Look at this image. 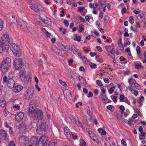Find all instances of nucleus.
Here are the masks:
<instances>
[{
  "label": "nucleus",
  "instance_id": "nucleus-7",
  "mask_svg": "<svg viewBox=\"0 0 146 146\" xmlns=\"http://www.w3.org/2000/svg\"><path fill=\"white\" fill-rule=\"evenodd\" d=\"M13 66L17 70L20 69L24 66L23 60L21 58H17L15 59L13 62Z\"/></svg>",
  "mask_w": 146,
  "mask_h": 146
},
{
  "label": "nucleus",
  "instance_id": "nucleus-24",
  "mask_svg": "<svg viewBox=\"0 0 146 146\" xmlns=\"http://www.w3.org/2000/svg\"><path fill=\"white\" fill-rule=\"evenodd\" d=\"M134 64L135 67L136 69H139L141 67L143 69H144V67L142 66L141 64V63H135Z\"/></svg>",
  "mask_w": 146,
  "mask_h": 146
},
{
  "label": "nucleus",
  "instance_id": "nucleus-56",
  "mask_svg": "<svg viewBox=\"0 0 146 146\" xmlns=\"http://www.w3.org/2000/svg\"><path fill=\"white\" fill-rule=\"evenodd\" d=\"M133 12L136 15L139 14L141 13V11L140 10L137 11L135 10H134L133 11Z\"/></svg>",
  "mask_w": 146,
  "mask_h": 146
},
{
  "label": "nucleus",
  "instance_id": "nucleus-13",
  "mask_svg": "<svg viewBox=\"0 0 146 146\" xmlns=\"http://www.w3.org/2000/svg\"><path fill=\"white\" fill-rule=\"evenodd\" d=\"M36 102L34 100L31 101L29 105V111L30 113H32L36 109Z\"/></svg>",
  "mask_w": 146,
  "mask_h": 146
},
{
  "label": "nucleus",
  "instance_id": "nucleus-49",
  "mask_svg": "<svg viewBox=\"0 0 146 146\" xmlns=\"http://www.w3.org/2000/svg\"><path fill=\"white\" fill-rule=\"evenodd\" d=\"M78 26L80 28V29L79 30V31L80 33L82 32L84 29V28L82 27V25H80Z\"/></svg>",
  "mask_w": 146,
  "mask_h": 146
},
{
  "label": "nucleus",
  "instance_id": "nucleus-51",
  "mask_svg": "<svg viewBox=\"0 0 146 146\" xmlns=\"http://www.w3.org/2000/svg\"><path fill=\"white\" fill-rule=\"evenodd\" d=\"M54 1L58 5H60L62 3V0H54Z\"/></svg>",
  "mask_w": 146,
  "mask_h": 146
},
{
  "label": "nucleus",
  "instance_id": "nucleus-59",
  "mask_svg": "<svg viewBox=\"0 0 146 146\" xmlns=\"http://www.w3.org/2000/svg\"><path fill=\"white\" fill-rule=\"evenodd\" d=\"M59 30L60 31L62 32L63 34H65L66 32V30L65 29H63L62 28H60L59 29Z\"/></svg>",
  "mask_w": 146,
  "mask_h": 146
},
{
  "label": "nucleus",
  "instance_id": "nucleus-37",
  "mask_svg": "<svg viewBox=\"0 0 146 146\" xmlns=\"http://www.w3.org/2000/svg\"><path fill=\"white\" fill-rule=\"evenodd\" d=\"M4 27L3 23L2 20L0 19V31L2 30Z\"/></svg>",
  "mask_w": 146,
  "mask_h": 146
},
{
  "label": "nucleus",
  "instance_id": "nucleus-43",
  "mask_svg": "<svg viewBox=\"0 0 146 146\" xmlns=\"http://www.w3.org/2000/svg\"><path fill=\"white\" fill-rule=\"evenodd\" d=\"M80 80L81 81H82V84L83 85L85 86V84L86 83V80L84 79L83 77H81V79Z\"/></svg>",
  "mask_w": 146,
  "mask_h": 146
},
{
  "label": "nucleus",
  "instance_id": "nucleus-35",
  "mask_svg": "<svg viewBox=\"0 0 146 146\" xmlns=\"http://www.w3.org/2000/svg\"><path fill=\"white\" fill-rule=\"evenodd\" d=\"M90 66L91 68L92 69H95L97 67L96 64L92 62L90 63Z\"/></svg>",
  "mask_w": 146,
  "mask_h": 146
},
{
  "label": "nucleus",
  "instance_id": "nucleus-4",
  "mask_svg": "<svg viewBox=\"0 0 146 146\" xmlns=\"http://www.w3.org/2000/svg\"><path fill=\"white\" fill-rule=\"evenodd\" d=\"M13 76L11 74L7 78L6 76H4L3 78V81L4 83L7 82V86L10 88L13 87L15 84V81L12 79Z\"/></svg>",
  "mask_w": 146,
  "mask_h": 146
},
{
  "label": "nucleus",
  "instance_id": "nucleus-46",
  "mask_svg": "<svg viewBox=\"0 0 146 146\" xmlns=\"http://www.w3.org/2000/svg\"><path fill=\"white\" fill-rule=\"evenodd\" d=\"M125 98V96L123 95H120L119 97V101L120 102H123Z\"/></svg>",
  "mask_w": 146,
  "mask_h": 146
},
{
  "label": "nucleus",
  "instance_id": "nucleus-63",
  "mask_svg": "<svg viewBox=\"0 0 146 146\" xmlns=\"http://www.w3.org/2000/svg\"><path fill=\"white\" fill-rule=\"evenodd\" d=\"M96 61L100 63H102L104 61V60L101 58H99L96 59Z\"/></svg>",
  "mask_w": 146,
  "mask_h": 146
},
{
  "label": "nucleus",
  "instance_id": "nucleus-27",
  "mask_svg": "<svg viewBox=\"0 0 146 146\" xmlns=\"http://www.w3.org/2000/svg\"><path fill=\"white\" fill-rule=\"evenodd\" d=\"M124 121L126 123L130 125H131L133 121V120L132 118H131L129 119L128 120L124 119Z\"/></svg>",
  "mask_w": 146,
  "mask_h": 146
},
{
  "label": "nucleus",
  "instance_id": "nucleus-61",
  "mask_svg": "<svg viewBox=\"0 0 146 146\" xmlns=\"http://www.w3.org/2000/svg\"><path fill=\"white\" fill-rule=\"evenodd\" d=\"M20 107L18 105H15L13 106V108L15 110H19L20 108Z\"/></svg>",
  "mask_w": 146,
  "mask_h": 146
},
{
  "label": "nucleus",
  "instance_id": "nucleus-30",
  "mask_svg": "<svg viewBox=\"0 0 146 146\" xmlns=\"http://www.w3.org/2000/svg\"><path fill=\"white\" fill-rule=\"evenodd\" d=\"M7 135V133L5 130L3 129L0 130V136L2 137Z\"/></svg>",
  "mask_w": 146,
  "mask_h": 146
},
{
  "label": "nucleus",
  "instance_id": "nucleus-23",
  "mask_svg": "<svg viewBox=\"0 0 146 146\" xmlns=\"http://www.w3.org/2000/svg\"><path fill=\"white\" fill-rule=\"evenodd\" d=\"M122 39L119 38L117 41V44L119 47H120V49L121 50H123V46L122 44Z\"/></svg>",
  "mask_w": 146,
  "mask_h": 146
},
{
  "label": "nucleus",
  "instance_id": "nucleus-14",
  "mask_svg": "<svg viewBox=\"0 0 146 146\" xmlns=\"http://www.w3.org/2000/svg\"><path fill=\"white\" fill-rule=\"evenodd\" d=\"M88 134L90 137L93 141H95L97 143H98L99 142V140L96 139V135L92 131H88Z\"/></svg>",
  "mask_w": 146,
  "mask_h": 146
},
{
  "label": "nucleus",
  "instance_id": "nucleus-29",
  "mask_svg": "<svg viewBox=\"0 0 146 146\" xmlns=\"http://www.w3.org/2000/svg\"><path fill=\"white\" fill-rule=\"evenodd\" d=\"M135 87L138 90H140L141 88V86L139 84L136 83L135 80H134L133 82Z\"/></svg>",
  "mask_w": 146,
  "mask_h": 146
},
{
  "label": "nucleus",
  "instance_id": "nucleus-53",
  "mask_svg": "<svg viewBox=\"0 0 146 146\" xmlns=\"http://www.w3.org/2000/svg\"><path fill=\"white\" fill-rule=\"evenodd\" d=\"M74 49L73 50L75 54H76L78 55L79 53L78 52V50L75 47H74Z\"/></svg>",
  "mask_w": 146,
  "mask_h": 146
},
{
  "label": "nucleus",
  "instance_id": "nucleus-47",
  "mask_svg": "<svg viewBox=\"0 0 146 146\" xmlns=\"http://www.w3.org/2000/svg\"><path fill=\"white\" fill-rule=\"evenodd\" d=\"M96 83L99 86H103L102 82L100 80H97L96 81Z\"/></svg>",
  "mask_w": 146,
  "mask_h": 146
},
{
  "label": "nucleus",
  "instance_id": "nucleus-39",
  "mask_svg": "<svg viewBox=\"0 0 146 146\" xmlns=\"http://www.w3.org/2000/svg\"><path fill=\"white\" fill-rule=\"evenodd\" d=\"M98 74H99L101 77L105 75V73L104 72V70H100L98 72Z\"/></svg>",
  "mask_w": 146,
  "mask_h": 146
},
{
  "label": "nucleus",
  "instance_id": "nucleus-19",
  "mask_svg": "<svg viewBox=\"0 0 146 146\" xmlns=\"http://www.w3.org/2000/svg\"><path fill=\"white\" fill-rule=\"evenodd\" d=\"M99 98L103 103H107L108 102V99L104 94H101L100 95Z\"/></svg>",
  "mask_w": 146,
  "mask_h": 146
},
{
  "label": "nucleus",
  "instance_id": "nucleus-31",
  "mask_svg": "<svg viewBox=\"0 0 146 146\" xmlns=\"http://www.w3.org/2000/svg\"><path fill=\"white\" fill-rule=\"evenodd\" d=\"M64 50L67 52H69L71 51V48L70 46L68 45H65Z\"/></svg>",
  "mask_w": 146,
  "mask_h": 146
},
{
  "label": "nucleus",
  "instance_id": "nucleus-40",
  "mask_svg": "<svg viewBox=\"0 0 146 146\" xmlns=\"http://www.w3.org/2000/svg\"><path fill=\"white\" fill-rule=\"evenodd\" d=\"M129 21L131 24H133L134 23V20L133 16H131L129 17Z\"/></svg>",
  "mask_w": 146,
  "mask_h": 146
},
{
  "label": "nucleus",
  "instance_id": "nucleus-26",
  "mask_svg": "<svg viewBox=\"0 0 146 146\" xmlns=\"http://www.w3.org/2000/svg\"><path fill=\"white\" fill-rule=\"evenodd\" d=\"M105 5V1L103 0H102L99 1V2L98 6L101 9L103 6Z\"/></svg>",
  "mask_w": 146,
  "mask_h": 146
},
{
  "label": "nucleus",
  "instance_id": "nucleus-5",
  "mask_svg": "<svg viewBox=\"0 0 146 146\" xmlns=\"http://www.w3.org/2000/svg\"><path fill=\"white\" fill-rule=\"evenodd\" d=\"M10 48L13 54L17 56H20L21 54V50L18 45L14 43L10 44Z\"/></svg>",
  "mask_w": 146,
  "mask_h": 146
},
{
  "label": "nucleus",
  "instance_id": "nucleus-60",
  "mask_svg": "<svg viewBox=\"0 0 146 146\" xmlns=\"http://www.w3.org/2000/svg\"><path fill=\"white\" fill-rule=\"evenodd\" d=\"M9 111L8 110L6 109H5L3 111L4 114L5 116H6L7 115L9 114Z\"/></svg>",
  "mask_w": 146,
  "mask_h": 146
},
{
  "label": "nucleus",
  "instance_id": "nucleus-1",
  "mask_svg": "<svg viewBox=\"0 0 146 146\" xmlns=\"http://www.w3.org/2000/svg\"><path fill=\"white\" fill-rule=\"evenodd\" d=\"M11 66V60L9 58L3 60L1 66V70L3 73L7 72Z\"/></svg>",
  "mask_w": 146,
  "mask_h": 146
},
{
  "label": "nucleus",
  "instance_id": "nucleus-57",
  "mask_svg": "<svg viewBox=\"0 0 146 146\" xmlns=\"http://www.w3.org/2000/svg\"><path fill=\"white\" fill-rule=\"evenodd\" d=\"M136 51L137 54H140L141 52V50L140 47L139 46H137L136 48Z\"/></svg>",
  "mask_w": 146,
  "mask_h": 146
},
{
  "label": "nucleus",
  "instance_id": "nucleus-10",
  "mask_svg": "<svg viewBox=\"0 0 146 146\" xmlns=\"http://www.w3.org/2000/svg\"><path fill=\"white\" fill-rule=\"evenodd\" d=\"M64 133L67 138L70 141L72 139V135L71 132L67 127H65L64 128Z\"/></svg>",
  "mask_w": 146,
  "mask_h": 146
},
{
  "label": "nucleus",
  "instance_id": "nucleus-25",
  "mask_svg": "<svg viewBox=\"0 0 146 146\" xmlns=\"http://www.w3.org/2000/svg\"><path fill=\"white\" fill-rule=\"evenodd\" d=\"M46 21L43 19H42L40 21H39V24L43 26H45L47 25V23H46Z\"/></svg>",
  "mask_w": 146,
  "mask_h": 146
},
{
  "label": "nucleus",
  "instance_id": "nucleus-2",
  "mask_svg": "<svg viewBox=\"0 0 146 146\" xmlns=\"http://www.w3.org/2000/svg\"><path fill=\"white\" fill-rule=\"evenodd\" d=\"M0 42L2 45L5 46L4 51L7 52L9 50V38L8 35L4 34H3L1 37Z\"/></svg>",
  "mask_w": 146,
  "mask_h": 146
},
{
  "label": "nucleus",
  "instance_id": "nucleus-28",
  "mask_svg": "<svg viewBox=\"0 0 146 146\" xmlns=\"http://www.w3.org/2000/svg\"><path fill=\"white\" fill-rule=\"evenodd\" d=\"M44 32L47 38H51L52 37V35L51 33L48 32L47 31L44 29Z\"/></svg>",
  "mask_w": 146,
  "mask_h": 146
},
{
  "label": "nucleus",
  "instance_id": "nucleus-48",
  "mask_svg": "<svg viewBox=\"0 0 146 146\" xmlns=\"http://www.w3.org/2000/svg\"><path fill=\"white\" fill-rule=\"evenodd\" d=\"M121 144L122 145L124 146H127V143L124 139H122L121 141Z\"/></svg>",
  "mask_w": 146,
  "mask_h": 146
},
{
  "label": "nucleus",
  "instance_id": "nucleus-55",
  "mask_svg": "<svg viewBox=\"0 0 146 146\" xmlns=\"http://www.w3.org/2000/svg\"><path fill=\"white\" fill-rule=\"evenodd\" d=\"M126 52H127L129 55L130 56H131V54L130 52V48H128L126 49H125Z\"/></svg>",
  "mask_w": 146,
  "mask_h": 146
},
{
  "label": "nucleus",
  "instance_id": "nucleus-50",
  "mask_svg": "<svg viewBox=\"0 0 146 146\" xmlns=\"http://www.w3.org/2000/svg\"><path fill=\"white\" fill-rule=\"evenodd\" d=\"M2 138H3V140H4L5 141H8L9 140V138L7 136V135H6L5 136L4 135L3 137H2Z\"/></svg>",
  "mask_w": 146,
  "mask_h": 146
},
{
  "label": "nucleus",
  "instance_id": "nucleus-16",
  "mask_svg": "<svg viewBox=\"0 0 146 146\" xmlns=\"http://www.w3.org/2000/svg\"><path fill=\"white\" fill-rule=\"evenodd\" d=\"M72 38L74 40L76 41L79 42H82V39L81 36L76 34H74L72 36Z\"/></svg>",
  "mask_w": 146,
  "mask_h": 146
},
{
  "label": "nucleus",
  "instance_id": "nucleus-32",
  "mask_svg": "<svg viewBox=\"0 0 146 146\" xmlns=\"http://www.w3.org/2000/svg\"><path fill=\"white\" fill-rule=\"evenodd\" d=\"M6 102L4 100L0 99V106L4 107L6 105Z\"/></svg>",
  "mask_w": 146,
  "mask_h": 146
},
{
  "label": "nucleus",
  "instance_id": "nucleus-34",
  "mask_svg": "<svg viewBox=\"0 0 146 146\" xmlns=\"http://www.w3.org/2000/svg\"><path fill=\"white\" fill-rule=\"evenodd\" d=\"M91 39V35H88V36L85 37L84 39V42L87 43L88 41L90 40Z\"/></svg>",
  "mask_w": 146,
  "mask_h": 146
},
{
  "label": "nucleus",
  "instance_id": "nucleus-42",
  "mask_svg": "<svg viewBox=\"0 0 146 146\" xmlns=\"http://www.w3.org/2000/svg\"><path fill=\"white\" fill-rule=\"evenodd\" d=\"M111 98L114 103H115L117 102V97L112 96H111Z\"/></svg>",
  "mask_w": 146,
  "mask_h": 146
},
{
  "label": "nucleus",
  "instance_id": "nucleus-11",
  "mask_svg": "<svg viewBox=\"0 0 146 146\" xmlns=\"http://www.w3.org/2000/svg\"><path fill=\"white\" fill-rule=\"evenodd\" d=\"M34 93V90L32 88H29L25 94L26 98L27 99L32 98L33 96Z\"/></svg>",
  "mask_w": 146,
  "mask_h": 146
},
{
  "label": "nucleus",
  "instance_id": "nucleus-54",
  "mask_svg": "<svg viewBox=\"0 0 146 146\" xmlns=\"http://www.w3.org/2000/svg\"><path fill=\"white\" fill-rule=\"evenodd\" d=\"M9 146H15V145L13 141H11L9 144Z\"/></svg>",
  "mask_w": 146,
  "mask_h": 146
},
{
  "label": "nucleus",
  "instance_id": "nucleus-17",
  "mask_svg": "<svg viewBox=\"0 0 146 146\" xmlns=\"http://www.w3.org/2000/svg\"><path fill=\"white\" fill-rule=\"evenodd\" d=\"M38 139L36 136H33L31 139V143L32 145H35L38 146Z\"/></svg>",
  "mask_w": 146,
  "mask_h": 146
},
{
  "label": "nucleus",
  "instance_id": "nucleus-3",
  "mask_svg": "<svg viewBox=\"0 0 146 146\" xmlns=\"http://www.w3.org/2000/svg\"><path fill=\"white\" fill-rule=\"evenodd\" d=\"M32 3L30 8L35 12L39 13L40 11H44L45 10V8L38 3L34 1H32Z\"/></svg>",
  "mask_w": 146,
  "mask_h": 146
},
{
  "label": "nucleus",
  "instance_id": "nucleus-52",
  "mask_svg": "<svg viewBox=\"0 0 146 146\" xmlns=\"http://www.w3.org/2000/svg\"><path fill=\"white\" fill-rule=\"evenodd\" d=\"M57 144L56 141L55 140H54L52 141L51 143L52 146H55Z\"/></svg>",
  "mask_w": 146,
  "mask_h": 146
},
{
  "label": "nucleus",
  "instance_id": "nucleus-41",
  "mask_svg": "<svg viewBox=\"0 0 146 146\" xmlns=\"http://www.w3.org/2000/svg\"><path fill=\"white\" fill-rule=\"evenodd\" d=\"M80 143L81 145L82 146H86V143L85 141L81 139L80 140Z\"/></svg>",
  "mask_w": 146,
  "mask_h": 146
},
{
  "label": "nucleus",
  "instance_id": "nucleus-58",
  "mask_svg": "<svg viewBox=\"0 0 146 146\" xmlns=\"http://www.w3.org/2000/svg\"><path fill=\"white\" fill-rule=\"evenodd\" d=\"M144 101V98L143 96L141 97L139 99V102L141 103V102H143Z\"/></svg>",
  "mask_w": 146,
  "mask_h": 146
},
{
  "label": "nucleus",
  "instance_id": "nucleus-18",
  "mask_svg": "<svg viewBox=\"0 0 146 146\" xmlns=\"http://www.w3.org/2000/svg\"><path fill=\"white\" fill-rule=\"evenodd\" d=\"M20 79L22 81H25L27 80V77L26 76V73L24 72H21L20 73Z\"/></svg>",
  "mask_w": 146,
  "mask_h": 146
},
{
  "label": "nucleus",
  "instance_id": "nucleus-36",
  "mask_svg": "<svg viewBox=\"0 0 146 146\" xmlns=\"http://www.w3.org/2000/svg\"><path fill=\"white\" fill-rule=\"evenodd\" d=\"M115 88L113 86L111 87L109 90H108V92L109 94H112L113 92H114Z\"/></svg>",
  "mask_w": 146,
  "mask_h": 146
},
{
  "label": "nucleus",
  "instance_id": "nucleus-12",
  "mask_svg": "<svg viewBox=\"0 0 146 146\" xmlns=\"http://www.w3.org/2000/svg\"><path fill=\"white\" fill-rule=\"evenodd\" d=\"M19 140L20 143L24 144L25 145H27L29 143L28 138L25 136H21L19 138Z\"/></svg>",
  "mask_w": 146,
  "mask_h": 146
},
{
  "label": "nucleus",
  "instance_id": "nucleus-44",
  "mask_svg": "<svg viewBox=\"0 0 146 146\" xmlns=\"http://www.w3.org/2000/svg\"><path fill=\"white\" fill-rule=\"evenodd\" d=\"M135 26L136 29H137L140 28L141 27V25L140 22H136V23Z\"/></svg>",
  "mask_w": 146,
  "mask_h": 146
},
{
  "label": "nucleus",
  "instance_id": "nucleus-20",
  "mask_svg": "<svg viewBox=\"0 0 146 146\" xmlns=\"http://www.w3.org/2000/svg\"><path fill=\"white\" fill-rule=\"evenodd\" d=\"M129 89L131 93L133 94L135 96H136L138 95L139 92L137 90L134 89V88L132 86H129Z\"/></svg>",
  "mask_w": 146,
  "mask_h": 146
},
{
  "label": "nucleus",
  "instance_id": "nucleus-8",
  "mask_svg": "<svg viewBox=\"0 0 146 146\" xmlns=\"http://www.w3.org/2000/svg\"><path fill=\"white\" fill-rule=\"evenodd\" d=\"M43 117V113L40 109L37 110L33 115V119L34 120H41Z\"/></svg>",
  "mask_w": 146,
  "mask_h": 146
},
{
  "label": "nucleus",
  "instance_id": "nucleus-21",
  "mask_svg": "<svg viewBox=\"0 0 146 146\" xmlns=\"http://www.w3.org/2000/svg\"><path fill=\"white\" fill-rule=\"evenodd\" d=\"M23 88V86L20 85L15 86L13 88V91L15 92H20Z\"/></svg>",
  "mask_w": 146,
  "mask_h": 146
},
{
  "label": "nucleus",
  "instance_id": "nucleus-33",
  "mask_svg": "<svg viewBox=\"0 0 146 146\" xmlns=\"http://www.w3.org/2000/svg\"><path fill=\"white\" fill-rule=\"evenodd\" d=\"M84 11L85 12H86L87 11L85 9L84 7H79L78 8V11L79 12H81L82 11Z\"/></svg>",
  "mask_w": 146,
  "mask_h": 146
},
{
  "label": "nucleus",
  "instance_id": "nucleus-38",
  "mask_svg": "<svg viewBox=\"0 0 146 146\" xmlns=\"http://www.w3.org/2000/svg\"><path fill=\"white\" fill-rule=\"evenodd\" d=\"M105 48L106 50L108 52V54H109V51L111 49V46L107 45L105 47Z\"/></svg>",
  "mask_w": 146,
  "mask_h": 146
},
{
  "label": "nucleus",
  "instance_id": "nucleus-15",
  "mask_svg": "<svg viewBox=\"0 0 146 146\" xmlns=\"http://www.w3.org/2000/svg\"><path fill=\"white\" fill-rule=\"evenodd\" d=\"M24 116V114L23 112H19L15 116V119L17 121L19 122L22 120Z\"/></svg>",
  "mask_w": 146,
  "mask_h": 146
},
{
  "label": "nucleus",
  "instance_id": "nucleus-64",
  "mask_svg": "<svg viewBox=\"0 0 146 146\" xmlns=\"http://www.w3.org/2000/svg\"><path fill=\"white\" fill-rule=\"evenodd\" d=\"M75 123L77 125L80 127L82 126V124L80 123L79 121L78 120H76L75 121Z\"/></svg>",
  "mask_w": 146,
  "mask_h": 146
},
{
  "label": "nucleus",
  "instance_id": "nucleus-62",
  "mask_svg": "<svg viewBox=\"0 0 146 146\" xmlns=\"http://www.w3.org/2000/svg\"><path fill=\"white\" fill-rule=\"evenodd\" d=\"M101 92L102 94H104L106 92V90L103 87H102L101 88Z\"/></svg>",
  "mask_w": 146,
  "mask_h": 146
},
{
  "label": "nucleus",
  "instance_id": "nucleus-45",
  "mask_svg": "<svg viewBox=\"0 0 146 146\" xmlns=\"http://www.w3.org/2000/svg\"><path fill=\"white\" fill-rule=\"evenodd\" d=\"M123 102H125L129 105H131V103L130 101L127 98H125Z\"/></svg>",
  "mask_w": 146,
  "mask_h": 146
},
{
  "label": "nucleus",
  "instance_id": "nucleus-22",
  "mask_svg": "<svg viewBox=\"0 0 146 146\" xmlns=\"http://www.w3.org/2000/svg\"><path fill=\"white\" fill-rule=\"evenodd\" d=\"M53 51L58 55H61L62 54L61 51L57 48L55 46H53L52 48Z\"/></svg>",
  "mask_w": 146,
  "mask_h": 146
},
{
  "label": "nucleus",
  "instance_id": "nucleus-6",
  "mask_svg": "<svg viewBox=\"0 0 146 146\" xmlns=\"http://www.w3.org/2000/svg\"><path fill=\"white\" fill-rule=\"evenodd\" d=\"M50 142L46 136L41 137L38 140V146H49Z\"/></svg>",
  "mask_w": 146,
  "mask_h": 146
},
{
  "label": "nucleus",
  "instance_id": "nucleus-9",
  "mask_svg": "<svg viewBox=\"0 0 146 146\" xmlns=\"http://www.w3.org/2000/svg\"><path fill=\"white\" fill-rule=\"evenodd\" d=\"M47 126L44 123L41 124L36 129L37 133L39 134L43 133L47 129Z\"/></svg>",
  "mask_w": 146,
  "mask_h": 146
}]
</instances>
